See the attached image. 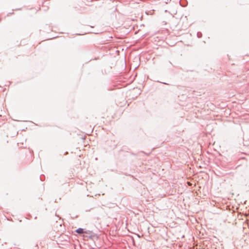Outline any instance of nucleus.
<instances>
[{
    "mask_svg": "<svg viewBox=\"0 0 249 249\" xmlns=\"http://www.w3.org/2000/svg\"><path fill=\"white\" fill-rule=\"evenodd\" d=\"M75 231L79 234L87 233L86 231H84V230L82 228H79L77 229Z\"/></svg>",
    "mask_w": 249,
    "mask_h": 249,
    "instance_id": "obj_1",
    "label": "nucleus"
},
{
    "mask_svg": "<svg viewBox=\"0 0 249 249\" xmlns=\"http://www.w3.org/2000/svg\"><path fill=\"white\" fill-rule=\"evenodd\" d=\"M187 184H188L189 185H190V186L192 185V184H191V183L190 182H187Z\"/></svg>",
    "mask_w": 249,
    "mask_h": 249,
    "instance_id": "obj_2",
    "label": "nucleus"
}]
</instances>
